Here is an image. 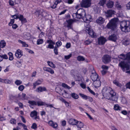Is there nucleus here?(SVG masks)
Masks as SVG:
<instances>
[{
	"instance_id": "f257e3e1",
	"label": "nucleus",
	"mask_w": 130,
	"mask_h": 130,
	"mask_svg": "<svg viewBox=\"0 0 130 130\" xmlns=\"http://www.w3.org/2000/svg\"><path fill=\"white\" fill-rule=\"evenodd\" d=\"M104 92L105 98L106 99L112 101H117L118 97L116 93L109 87H105L103 89Z\"/></svg>"
},
{
	"instance_id": "f03ea898",
	"label": "nucleus",
	"mask_w": 130,
	"mask_h": 130,
	"mask_svg": "<svg viewBox=\"0 0 130 130\" xmlns=\"http://www.w3.org/2000/svg\"><path fill=\"white\" fill-rule=\"evenodd\" d=\"M120 28L122 31L125 32L130 31V21H124L120 23Z\"/></svg>"
},
{
	"instance_id": "7ed1b4c3",
	"label": "nucleus",
	"mask_w": 130,
	"mask_h": 130,
	"mask_svg": "<svg viewBox=\"0 0 130 130\" xmlns=\"http://www.w3.org/2000/svg\"><path fill=\"white\" fill-rule=\"evenodd\" d=\"M118 66L123 72L128 70L130 69V65L124 60L120 61L118 64Z\"/></svg>"
},
{
	"instance_id": "20e7f679",
	"label": "nucleus",
	"mask_w": 130,
	"mask_h": 130,
	"mask_svg": "<svg viewBox=\"0 0 130 130\" xmlns=\"http://www.w3.org/2000/svg\"><path fill=\"white\" fill-rule=\"evenodd\" d=\"M117 19L114 18L111 19L107 25L108 28L114 30L116 29L117 26Z\"/></svg>"
},
{
	"instance_id": "39448f33",
	"label": "nucleus",
	"mask_w": 130,
	"mask_h": 130,
	"mask_svg": "<svg viewBox=\"0 0 130 130\" xmlns=\"http://www.w3.org/2000/svg\"><path fill=\"white\" fill-rule=\"evenodd\" d=\"M91 0H83L81 4L82 7L87 8L90 7L91 4Z\"/></svg>"
},
{
	"instance_id": "423d86ee",
	"label": "nucleus",
	"mask_w": 130,
	"mask_h": 130,
	"mask_svg": "<svg viewBox=\"0 0 130 130\" xmlns=\"http://www.w3.org/2000/svg\"><path fill=\"white\" fill-rule=\"evenodd\" d=\"M111 57L108 55H104L102 57V61L105 64L108 63L111 60Z\"/></svg>"
},
{
	"instance_id": "0eeeda50",
	"label": "nucleus",
	"mask_w": 130,
	"mask_h": 130,
	"mask_svg": "<svg viewBox=\"0 0 130 130\" xmlns=\"http://www.w3.org/2000/svg\"><path fill=\"white\" fill-rule=\"evenodd\" d=\"M105 16L107 18L111 17L112 15L115 14V11L112 10H107L105 12Z\"/></svg>"
},
{
	"instance_id": "6e6552de",
	"label": "nucleus",
	"mask_w": 130,
	"mask_h": 130,
	"mask_svg": "<svg viewBox=\"0 0 130 130\" xmlns=\"http://www.w3.org/2000/svg\"><path fill=\"white\" fill-rule=\"evenodd\" d=\"M107 40L103 37L102 36L98 39V42L100 45H103L104 44Z\"/></svg>"
},
{
	"instance_id": "1a4fd4ad",
	"label": "nucleus",
	"mask_w": 130,
	"mask_h": 130,
	"mask_svg": "<svg viewBox=\"0 0 130 130\" xmlns=\"http://www.w3.org/2000/svg\"><path fill=\"white\" fill-rule=\"evenodd\" d=\"M79 95L83 99L85 100H88L89 101L92 102L93 101L92 98L81 93H79Z\"/></svg>"
},
{
	"instance_id": "9d476101",
	"label": "nucleus",
	"mask_w": 130,
	"mask_h": 130,
	"mask_svg": "<svg viewBox=\"0 0 130 130\" xmlns=\"http://www.w3.org/2000/svg\"><path fill=\"white\" fill-rule=\"evenodd\" d=\"M83 19L84 21L87 23H88L91 21L92 20L91 16L89 14L87 15H86Z\"/></svg>"
},
{
	"instance_id": "9b49d317",
	"label": "nucleus",
	"mask_w": 130,
	"mask_h": 130,
	"mask_svg": "<svg viewBox=\"0 0 130 130\" xmlns=\"http://www.w3.org/2000/svg\"><path fill=\"white\" fill-rule=\"evenodd\" d=\"M90 77L92 80L93 81H95L98 79V76L94 71V72L92 73L90 76Z\"/></svg>"
},
{
	"instance_id": "f8f14e48",
	"label": "nucleus",
	"mask_w": 130,
	"mask_h": 130,
	"mask_svg": "<svg viewBox=\"0 0 130 130\" xmlns=\"http://www.w3.org/2000/svg\"><path fill=\"white\" fill-rule=\"evenodd\" d=\"M73 22V20L72 19L69 20L67 21L68 23L67 27L68 28V30L72 29V24Z\"/></svg>"
},
{
	"instance_id": "ddd939ff",
	"label": "nucleus",
	"mask_w": 130,
	"mask_h": 130,
	"mask_svg": "<svg viewBox=\"0 0 130 130\" xmlns=\"http://www.w3.org/2000/svg\"><path fill=\"white\" fill-rule=\"evenodd\" d=\"M69 124L72 125H76L77 120L75 119L71 118L69 121Z\"/></svg>"
},
{
	"instance_id": "4468645a",
	"label": "nucleus",
	"mask_w": 130,
	"mask_h": 130,
	"mask_svg": "<svg viewBox=\"0 0 130 130\" xmlns=\"http://www.w3.org/2000/svg\"><path fill=\"white\" fill-rule=\"evenodd\" d=\"M104 19L101 17H99L96 20V23L99 25L103 23H104Z\"/></svg>"
},
{
	"instance_id": "2eb2a0df",
	"label": "nucleus",
	"mask_w": 130,
	"mask_h": 130,
	"mask_svg": "<svg viewBox=\"0 0 130 130\" xmlns=\"http://www.w3.org/2000/svg\"><path fill=\"white\" fill-rule=\"evenodd\" d=\"M124 61L128 63H130V52L125 55V59Z\"/></svg>"
},
{
	"instance_id": "dca6fc26",
	"label": "nucleus",
	"mask_w": 130,
	"mask_h": 130,
	"mask_svg": "<svg viewBox=\"0 0 130 130\" xmlns=\"http://www.w3.org/2000/svg\"><path fill=\"white\" fill-rule=\"evenodd\" d=\"M117 38V36L115 34H113L110 36L108 37V39L109 40H111L114 42L116 41Z\"/></svg>"
},
{
	"instance_id": "f3484780",
	"label": "nucleus",
	"mask_w": 130,
	"mask_h": 130,
	"mask_svg": "<svg viewBox=\"0 0 130 130\" xmlns=\"http://www.w3.org/2000/svg\"><path fill=\"white\" fill-rule=\"evenodd\" d=\"M78 10V12L81 15L83 19L86 15V13L85 10L82 8H80Z\"/></svg>"
},
{
	"instance_id": "a211bd4d",
	"label": "nucleus",
	"mask_w": 130,
	"mask_h": 130,
	"mask_svg": "<svg viewBox=\"0 0 130 130\" xmlns=\"http://www.w3.org/2000/svg\"><path fill=\"white\" fill-rule=\"evenodd\" d=\"M43 69L44 71L49 72L52 74L54 73V71L51 68L46 67H44L43 68Z\"/></svg>"
},
{
	"instance_id": "6ab92c4d",
	"label": "nucleus",
	"mask_w": 130,
	"mask_h": 130,
	"mask_svg": "<svg viewBox=\"0 0 130 130\" xmlns=\"http://www.w3.org/2000/svg\"><path fill=\"white\" fill-rule=\"evenodd\" d=\"M94 87L96 88H98V87H100L101 85V82L99 80V79L98 80H97L95 81H94Z\"/></svg>"
},
{
	"instance_id": "aec40b11",
	"label": "nucleus",
	"mask_w": 130,
	"mask_h": 130,
	"mask_svg": "<svg viewBox=\"0 0 130 130\" xmlns=\"http://www.w3.org/2000/svg\"><path fill=\"white\" fill-rule=\"evenodd\" d=\"M48 123L52 127L54 128H56L58 126L57 124L56 123L54 122L53 121L50 120L48 122Z\"/></svg>"
},
{
	"instance_id": "412c9836",
	"label": "nucleus",
	"mask_w": 130,
	"mask_h": 130,
	"mask_svg": "<svg viewBox=\"0 0 130 130\" xmlns=\"http://www.w3.org/2000/svg\"><path fill=\"white\" fill-rule=\"evenodd\" d=\"M15 55L17 58H19L22 55V52L19 50H18L15 53Z\"/></svg>"
},
{
	"instance_id": "4be33fe9",
	"label": "nucleus",
	"mask_w": 130,
	"mask_h": 130,
	"mask_svg": "<svg viewBox=\"0 0 130 130\" xmlns=\"http://www.w3.org/2000/svg\"><path fill=\"white\" fill-rule=\"evenodd\" d=\"M19 20L21 21L22 23L23 24L27 22L26 19L24 18L23 15H20Z\"/></svg>"
},
{
	"instance_id": "5701e85b",
	"label": "nucleus",
	"mask_w": 130,
	"mask_h": 130,
	"mask_svg": "<svg viewBox=\"0 0 130 130\" xmlns=\"http://www.w3.org/2000/svg\"><path fill=\"white\" fill-rule=\"evenodd\" d=\"M73 17H75V18H77V19H83L81 15L78 12V10L75 13L73 14Z\"/></svg>"
},
{
	"instance_id": "b1692460",
	"label": "nucleus",
	"mask_w": 130,
	"mask_h": 130,
	"mask_svg": "<svg viewBox=\"0 0 130 130\" xmlns=\"http://www.w3.org/2000/svg\"><path fill=\"white\" fill-rule=\"evenodd\" d=\"M46 91V88L44 87H40L38 88L37 89L36 91L39 92H40Z\"/></svg>"
},
{
	"instance_id": "393cba45",
	"label": "nucleus",
	"mask_w": 130,
	"mask_h": 130,
	"mask_svg": "<svg viewBox=\"0 0 130 130\" xmlns=\"http://www.w3.org/2000/svg\"><path fill=\"white\" fill-rule=\"evenodd\" d=\"M76 125L78 128L80 129L83 127L84 125L83 123L81 121H77V122Z\"/></svg>"
},
{
	"instance_id": "a878e982",
	"label": "nucleus",
	"mask_w": 130,
	"mask_h": 130,
	"mask_svg": "<svg viewBox=\"0 0 130 130\" xmlns=\"http://www.w3.org/2000/svg\"><path fill=\"white\" fill-rule=\"evenodd\" d=\"M123 41V44L125 45H127L130 43V40L128 39H125Z\"/></svg>"
},
{
	"instance_id": "bb28decb",
	"label": "nucleus",
	"mask_w": 130,
	"mask_h": 130,
	"mask_svg": "<svg viewBox=\"0 0 130 130\" xmlns=\"http://www.w3.org/2000/svg\"><path fill=\"white\" fill-rule=\"evenodd\" d=\"M89 35L92 38H95L96 37V34L92 29L88 33Z\"/></svg>"
},
{
	"instance_id": "cd10ccee",
	"label": "nucleus",
	"mask_w": 130,
	"mask_h": 130,
	"mask_svg": "<svg viewBox=\"0 0 130 130\" xmlns=\"http://www.w3.org/2000/svg\"><path fill=\"white\" fill-rule=\"evenodd\" d=\"M85 27L86 32L87 33L92 30L90 28V26L89 24H87L86 26H85Z\"/></svg>"
},
{
	"instance_id": "c85d7f7f",
	"label": "nucleus",
	"mask_w": 130,
	"mask_h": 130,
	"mask_svg": "<svg viewBox=\"0 0 130 130\" xmlns=\"http://www.w3.org/2000/svg\"><path fill=\"white\" fill-rule=\"evenodd\" d=\"M77 60L79 61H83L85 60V58L83 56H78L77 57Z\"/></svg>"
},
{
	"instance_id": "c756f323",
	"label": "nucleus",
	"mask_w": 130,
	"mask_h": 130,
	"mask_svg": "<svg viewBox=\"0 0 130 130\" xmlns=\"http://www.w3.org/2000/svg\"><path fill=\"white\" fill-rule=\"evenodd\" d=\"M38 106H45L46 105V103L45 102H43L41 101H38L37 103Z\"/></svg>"
},
{
	"instance_id": "7c9ffc66",
	"label": "nucleus",
	"mask_w": 130,
	"mask_h": 130,
	"mask_svg": "<svg viewBox=\"0 0 130 130\" xmlns=\"http://www.w3.org/2000/svg\"><path fill=\"white\" fill-rule=\"evenodd\" d=\"M113 4L114 3L113 2L110 1L107 4V7L108 8H111L113 7Z\"/></svg>"
},
{
	"instance_id": "2f4dec72",
	"label": "nucleus",
	"mask_w": 130,
	"mask_h": 130,
	"mask_svg": "<svg viewBox=\"0 0 130 130\" xmlns=\"http://www.w3.org/2000/svg\"><path fill=\"white\" fill-rule=\"evenodd\" d=\"M92 42V41L89 39H88L85 41L84 42V44L85 45H88Z\"/></svg>"
},
{
	"instance_id": "473e14b6",
	"label": "nucleus",
	"mask_w": 130,
	"mask_h": 130,
	"mask_svg": "<svg viewBox=\"0 0 130 130\" xmlns=\"http://www.w3.org/2000/svg\"><path fill=\"white\" fill-rule=\"evenodd\" d=\"M37 115V112L35 111L34 110L33 111H32L30 113V116L32 118H33L34 117L36 116Z\"/></svg>"
},
{
	"instance_id": "72a5a7b5",
	"label": "nucleus",
	"mask_w": 130,
	"mask_h": 130,
	"mask_svg": "<svg viewBox=\"0 0 130 130\" xmlns=\"http://www.w3.org/2000/svg\"><path fill=\"white\" fill-rule=\"evenodd\" d=\"M18 41L19 43H21L22 44V46L26 47H28V45L25 42L20 40H18Z\"/></svg>"
},
{
	"instance_id": "f704fd0d",
	"label": "nucleus",
	"mask_w": 130,
	"mask_h": 130,
	"mask_svg": "<svg viewBox=\"0 0 130 130\" xmlns=\"http://www.w3.org/2000/svg\"><path fill=\"white\" fill-rule=\"evenodd\" d=\"M6 45V43L4 40H2L0 42V47L3 48Z\"/></svg>"
},
{
	"instance_id": "c9c22d12",
	"label": "nucleus",
	"mask_w": 130,
	"mask_h": 130,
	"mask_svg": "<svg viewBox=\"0 0 130 130\" xmlns=\"http://www.w3.org/2000/svg\"><path fill=\"white\" fill-rule=\"evenodd\" d=\"M28 103L31 105L33 106L37 105V102L34 101H28Z\"/></svg>"
},
{
	"instance_id": "e433bc0d",
	"label": "nucleus",
	"mask_w": 130,
	"mask_h": 130,
	"mask_svg": "<svg viewBox=\"0 0 130 130\" xmlns=\"http://www.w3.org/2000/svg\"><path fill=\"white\" fill-rule=\"evenodd\" d=\"M72 97L74 99H77L79 98L78 95L76 94L73 93L71 94Z\"/></svg>"
},
{
	"instance_id": "4c0bfd02",
	"label": "nucleus",
	"mask_w": 130,
	"mask_h": 130,
	"mask_svg": "<svg viewBox=\"0 0 130 130\" xmlns=\"http://www.w3.org/2000/svg\"><path fill=\"white\" fill-rule=\"evenodd\" d=\"M47 63L51 67L54 68H55V65L52 62L48 61H47Z\"/></svg>"
},
{
	"instance_id": "58836bf2",
	"label": "nucleus",
	"mask_w": 130,
	"mask_h": 130,
	"mask_svg": "<svg viewBox=\"0 0 130 130\" xmlns=\"http://www.w3.org/2000/svg\"><path fill=\"white\" fill-rule=\"evenodd\" d=\"M46 12L44 10L42 9L41 10V15L42 17H45L46 16Z\"/></svg>"
},
{
	"instance_id": "ea45409f",
	"label": "nucleus",
	"mask_w": 130,
	"mask_h": 130,
	"mask_svg": "<svg viewBox=\"0 0 130 130\" xmlns=\"http://www.w3.org/2000/svg\"><path fill=\"white\" fill-rule=\"evenodd\" d=\"M106 0H102L100 1L99 2V4L100 6H104L105 4V3Z\"/></svg>"
},
{
	"instance_id": "a19ab883",
	"label": "nucleus",
	"mask_w": 130,
	"mask_h": 130,
	"mask_svg": "<svg viewBox=\"0 0 130 130\" xmlns=\"http://www.w3.org/2000/svg\"><path fill=\"white\" fill-rule=\"evenodd\" d=\"M8 55L9 56V60H13V55L11 52H9L8 53Z\"/></svg>"
},
{
	"instance_id": "79ce46f5",
	"label": "nucleus",
	"mask_w": 130,
	"mask_h": 130,
	"mask_svg": "<svg viewBox=\"0 0 130 130\" xmlns=\"http://www.w3.org/2000/svg\"><path fill=\"white\" fill-rule=\"evenodd\" d=\"M113 83L116 85L118 87H120L121 86V84L119 83L117 80H115L113 82Z\"/></svg>"
},
{
	"instance_id": "37998d69",
	"label": "nucleus",
	"mask_w": 130,
	"mask_h": 130,
	"mask_svg": "<svg viewBox=\"0 0 130 130\" xmlns=\"http://www.w3.org/2000/svg\"><path fill=\"white\" fill-rule=\"evenodd\" d=\"M43 39H38L37 41V45H39L43 43Z\"/></svg>"
},
{
	"instance_id": "c03bdc74",
	"label": "nucleus",
	"mask_w": 130,
	"mask_h": 130,
	"mask_svg": "<svg viewBox=\"0 0 130 130\" xmlns=\"http://www.w3.org/2000/svg\"><path fill=\"white\" fill-rule=\"evenodd\" d=\"M10 123L13 124H15L17 122V120L16 119L12 118L10 121Z\"/></svg>"
},
{
	"instance_id": "a18cd8bd",
	"label": "nucleus",
	"mask_w": 130,
	"mask_h": 130,
	"mask_svg": "<svg viewBox=\"0 0 130 130\" xmlns=\"http://www.w3.org/2000/svg\"><path fill=\"white\" fill-rule=\"evenodd\" d=\"M121 107L118 104H116L114 105L113 109L115 110H118L120 109Z\"/></svg>"
},
{
	"instance_id": "49530a36",
	"label": "nucleus",
	"mask_w": 130,
	"mask_h": 130,
	"mask_svg": "<svg viewBox=\"0 0 130 130\" xmlns=\"http://www.w3.org/2000/svg\"><path fill=\"white\" fill-rule=\"evenodd\" d=\"M118 57L119 58L123 59V60L125 59V55L123 54H121L119 55Z\"/></svg>"
},
{
	"instance_id": "de8ad7c7",
	"label": "nucleus",
	"mask_w": 130,
	"mask_h": 130,
	"mask_svg": "<svg viewBox=\"0 0 130 130\" xmlns=\"http://www.w3.org/2000/svg\"><path fill=\"white\" fill-rule=\"evenodd\" d=\"M15 84L17 85H19L22 83V82L21 81L19 80H17L15 82Z\"/></svg>"
},
{
	"instance_id": "09e8293b",
	"label": "nucleus",
	"mask_w": 130,
	"mask_h": 130,
	"mask_svg": "<svg viewBox=\"0 0 130 130\" xmlns=\"http://www.w3.org/2000/svg\"><path fill=\"white\" fill-rule=\"evenodd\" d=\"M62 43L60 41H58L56 43L55 47H58L62 45Z\"/></svg>"
},
{
	"instance_id": "8fccbe9b",
	"label": "nucleus",
	"mask_w": 130,
	"mask_h": 130,
	"mask_svg": "<svg viewBox=\"0 0 130 130\" xmlns=\"http://www.w3.org/2000/svg\"><path fill=\"white\" fill-rule=\"evenodd\" d=\"M46 43H49V44H55V42L53 41L52 40L49 39L47 40L46 41Z\"/></svg>"
},
{
	"instance_id": "3c124183",
	"label": "nucleus",
	"mask_w": 130,
	"mask_h": 130,
	"mask_svg": "<svg viewBox=\"0 0 130 130\" xmlns=\"http://www.w3.org/2000/svg\"><path fill=\"white\" fill-rule=\"evenodd\" d=\"M37 124L35 123H33L32 126H31V128L32 129H36L37 128Z\"/></svg>"
},
{
	"instance_id": "603ef678",
	"label": "nucleus",
	"mask_w": 130,
	"mask_h": 130,
	"mask_svg": "<svg viewBox=\"0 0 130 130\" xmlns=\"http://www.w3.org/2000/svg\"><path fill=\"white\" fill-rule=\"evenodd\" d=\"M57 48L58 47H54V53L56 55H57L58 54V49Z\"/></svg>"
},
{
	"instance_id": "864d4df0",
	"label": "nucleus",
	"mask_w": 130,
	"mask_h": 130,
	"mask_svg": "<svg viewBox=\"0 0 130 130\" xmlns=\"http://www.w3.org/2000/svg\"><path fill=\"white\" fill-rule=\"evenodd\" d=\"M14 19H11L10 22L9 23L8 25L9 26H11L13 25V23L14 22Z\"/></svg>"
},
{
	"instance_id": "5fc2aeb1",
	"label": "nucleus",
	"mask_w": 130,
	"mask_h": 130,
	"mask_svg": "<svg viewBox=\"0 0 130 130\" xmlns=\"http://www.w3.org/2000/svg\"><path fill=\"white\" fill-rule=\"evenodd\" d=\"M54 44H49L47 46H46V48H49L50 49H53L54 48V46L53 45Z\"/></svg>"
},
{
	"instance_id": "6e6d98bb",
	"label": "nucleus",
	"mask_w": 130,
	"mask_h": 130,
	"mask_svg": "<svg viewBox=\"0 0 130 130\" xmlns=\"http://www.w3.org/2000/svg\"><path fill=\"white\" fill-rule=\"evenodd\" d=\"M87 89H88L89 91L92 94H93L94 95H95V93L89 87H87Z\"/></svg>"
},
{
	"instance_id": "4d7b16f0",
	"label": "nucleus",
	"mask_w": 130,
	"mask_h": 130,
	"mask_svg": "<svg viewBox=\"0 0 130 130\" xmlns=\"http://www.w3.org/2000/svg\"><path fill=\"white\" fill-rule=\"evenodd\" d=\"M116 7L119 10L121 8V5H120L118 2H117L116 3Z\"/></svg>"
},
{
	"instance_id": "13d9d810",
	"label": "nucleus",
	"mask_w": 130,
	"mask_h": 130,
	"mask_svg": "<svg viewBox=\"0 0 130 130\" xmlns=\"http://www.w3.org/2000/svg\"><path fill=\"white\" fill-rule=\"evenodd\" d=\"M62 87H65L66 88H67L68 89H69L70 88V87L69 86L64 83H62Z\"/></svg>"
},
{
	"instance_id": "bf43d9fd",
	"label": "nucleus",
	"mask_w": 130,
	"mask_h": 130,
	"mask_svg": "<svg viewBox=\"0 0 130 130\" xmlns=\"http://www.w3.org/2000/svg\"><path fill=\"white\" fill-rule=\"evenodd\" d=\"M72 56V54H70L68 55L65 56H64V57L65 59H66L67 60H68L69 59L70 57H71Z\"/></svg>"
},
{
	"instance_id": "052dcab7",
	"label": "nucleus",
	"mask_w": 130,
	"mask_h": 130,
	"mask_svg": "<svg viewBox=\"0 0 130 130\" xmlns=\"http://www.w3.org/2000/svg\"><path fill=\"white\" fill-rule=\"evenodd\" d=\"M24 88V87L23 85H21L18 87V89L20 91H23Z\"/></svg>"
},
{
	"instance_id": "680f3d73",
	"label": "nucleus",
	"mask_w": 130,
	"mask_h": 130,
	"mask_svg": "<svg viewBox=\"0 0 130 130\" xmlns=\"http://www.w3.org/2000/svg\"><path fill=\"white\" fill-rule=\"evenodd\" d=\"M41 10L40 11H36L35 12L36 15L38 17H39V15L41 13Z\"/></svg>"
},
{
	"instance_id": "e2e57ef3",
	"label": "nucleus",
	"mask_w": 130,
	"mask_h": 130,
	"mask_svg": "<svg viewBox=\"0 0 130 130\" xmlns=\"http://www.w3.org/2000/svg\"><path fill=\"white\" fill-rule=\"evenodd\" d=\"M4 83L9 84L11 83V82L9 79H4Z\"/></svg>"
},
{
	"instance_id": "0e129e2a",
	"label": "nucleus",
	"mask_w": 130,
	"mask_h": 130,
	"mask_svg": "<svg viewBox=\"0 0 130 130\" xmlns=\"http://www.w3.org/2000/svg\"><path fill=\"white\" fill-rule=\"evenodd\" d=\"M44 35V33L42 32H41V33L40 34L39 36V38H41L43 37Z\"/></svg>"
},
{
	"instance_id": "69168bd1",
	"label": "nucleus",
	"mask_w": 130,
	"mask_h": 130,
	"mask_svg": "<svg viewBox=\"0 0 130 130\" xmlns=\"http://www.w3.org/2000/svg\"><path fill=\"white\" fill-rule=\"evenodd\" d=\"M71 46V44L69 42H68L67 43L66 45V47L67 48H68L70 47Z\"/></svg>"
},
{
	"instance_id": "338daca9",
	"label": "nucleus",
	"mask_w": 130,
	"mask_h": 130,
	"mask_svg": "<svg viewBox=\"0 0 130 130\" xmlns=\"http://www.w3.org/2000/svg\"><path fill=\"white\" fill-rule=\"evenodd\" d=\"M39 85L38 84V83L37 82H35L33 83V88L34 89L36 87V86L38 85Z\"/></svg>"
},
{
	"instance_id": "774afa93",
	"label": "nucleus",
	"mask_w": 130,
	"mask_h": 130,
	"mask_svg": "<svg viewBox=\"0 0 130 130\" xmlns=\"http://www.w3.org/2000/svg\"><path fill=\"white\" fill-rule=\"evenodd\" d=\"M126 7L127 9L130 10V2L126 5Z\"/></svg>"
}]
</instances>
